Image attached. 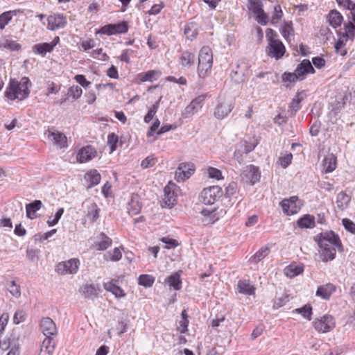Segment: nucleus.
Returning <instances> with one entry per match:
<instances>
[{
    "label": "nucleus",
    "instance_id": "nucleus-1",
    "mask_svg": "<svg viewBox=\"0 0 355 355\" xmlns=\"http://www.w3.org/2000/svg\"><path fill=\"white\" fill-rule=\"evenodd\" d=\"M314 240L321 249L320 257L324 262L335 259L336 249L342 250V244L339 236L333 231L321 232L314 237Z\"/></svg>",
    "mask_w": 355,
    "mask_h": 355
},
{
    "label": "nucleus",
    "instance_id": "nucleus-2",
    "mask_svg": "<svg viewBox=\"0 0 355 355\" xmlns=\"http://www.w3.org/2000/svg\"><path fill=\"white\" fill-rule=\"evenodd\" d=\"M30 80L27 77H23L20 81L15 79H10L9 85L5 92L8 99L14 101L15 99L23 100L29 94L28 85Z\"/></svg>",
    "mask_w": 355,
    "mask_h": 355
},
{
    "label": "nucleus",
    "instance_id": "nucleus-3",
    "mask_svg": "<svg viewBox=\"0 0 355 355\" xmlns=\"http://www.w3.org/2000/svg\"><path fill=\"white\" fill-rule=\"evenodd\" d=\"M266 37L268 42L266 47L267 55L277 60L283 57L286 49L282 42L279 39L278 34L272 28H267Z\"/></svg>",
    "mask_w": 355,
    "mask_h": 355
},
{
    "label": "nucleus",
    "instance_id": "nucleus-4",
    "mask_svg": "<svg viewBox=\"0 0 355 355\" xmlns=\"http://www.w3.org/2000/svg\"><path fill=\"white\" fill-rule=\"evenodd\" d=\"M213 64L212 51L209 46H203L198 55V74L200 78H205L210 72Z\"/></svg>",
    "mask_w": 355,
    "mask_h": 355
},
{
    "label": "nucleus",
    "instance_id": "nucleus-5",
    "mask_svg": "<svg viewBox=\"0 0 355 355\" xmlns=\"http://www.w3.org/2000/svg\"><path fill=\"white\" fill-rule=\"evenodd\" d=\"M235 101L232 97H219L214 111V116L218 119H224L233 110Z\"/></svg>",
    "mask_w": 355,
    "mask_h": 355
},
{
    "label": "nucleus",
    "instance_id": "nucleus-6",
    "mask_svg": "<svg viewBox=\"0 0 355 355\" xmlns=\"http://www.w3.org/2000/svg\"><path fill=\"white\" fill-rule=\"evenodd\" d=\"M223 191L220 187L213 186L204 189L200 193V201L205 205H213L222 196Z\"/></svg>",
    "mask_w": 355,
    "mask_h": 355
},
{
    "label": "nucleus",
    "instance_id": "nucleus-7",
    "mask_svg": "<svg viewBox=\"0 0 355 355\" xmlns=\"http://www.w3.org/2000/svg\"><path fill=\"white\" fill-rule=\"evenodd\" d=\"M250 65L247 60H240L236 68L232 69L231 73L232 80L236 84L244 81L245 76L248 74Z\"/></svg>",
    "mask_w": 355,
    "mask_h": 355
},
{
    "label": "nucleus",
    "instance_id": "nucleus-8",
    "mask_svg": "<svg viewBox=\"0 0 355 355\" xmlns=\"http://www.w3.org/2000/svg\"><path fill=\"white\" fill-rule=\"evenodd\" d=\"M315 329L320 333H326L332 330L335 326L334 318L330 315H324L313 322Z\"/></svg>",
    "mask_w": 355,
    "mask_h": 355
},
{
    "label": "nucleus",
    "instance_id": "nucleus-9",
    "mask_svg": "<svg viewBox=\"0 0 355 355\" xmlns=\"http://www.w3.org/2000/svg\"><path fill=\"white\" fill-rule=\"evenodd\" d=\"M79 266V260L71 259L67 261L59 263L56 266L55 271L61 275L75 274L77 272Z\"/></svg>",
    "mask_w": 355,
    "mask_h": 355
},
{
    "label": "nucleus",
    "instance_id": "nucleus-10",
    "mask_svg": "<svg viewBox=\"0 0 355 355\" xmlns=\"http://www.w3.org/2000/svg\"><path fill=\"white\" fill-rule=\"evenodd\" d=\"M242 180L250 185L259 182L261 178V173L258 167L254 165L247 166L241 175Z\"/></svg>",
    "mask_w": 355,
    "mask_h": 355
},
{
    "label": "nucleus",
    "instance_id": "nucleus-11",
    "mask_svg": "<svg viewBox=\"0 0 355 355\" xmlns=\"http://www.w3.org/2000/svg\"><path fill=\"white\" fill-rule=\"evenodd\" d=\"M194 165L191 163H181L178 167L175 178L178 182H184L193 173Z\"/></svg>",
    "mask_w": 355,
    "mask_h": 355
},
{
    "label": "nucleus",
    "instance_id": "nucleus-12",
    "mask_svg": "<svg viewBox=\"0 0 355 355\" xmlns=\"http://www.w3.org/2000/svg\"><path fill=\"white\" fill-rule=\"evenodd\" d=\"M297 196H291L288 199H284L280 202L283 212L287 216L297 214L300 209V206L297 205Z\"/></svg>",
    "mask_w": 355,
    "mask_h": 355
},
{
    "label": "nucleus",
    "instance_id": "nucleus-13",
    "mask_svg": "<svg viewBox=\"0 0 355 355\" xmlns=\"http://www.w3.org/2000/svg\"><path fill=\"white\" fill-rule=\"evenodd\" d=\"M67 18L62 14L49 15L47 18V28L51 31L63 28L67 25Z\"/></svg>",
    "mask_w": 355,
    "mask_h": 355
},
{
    "label": "nucleus",
    "instance_id": "nucleus-14",
    "mask_svg": "<svg viewBox=\"0 0 355 355\" xmlns=\"http://www.w3.org/2000/svg\"><path fill=\"white\" fill-rule=\"evenodd\" d=\"M177 186L171 182H169L164 189V202L168 207H172L176 204L177 194L175 190Z\"/></svg>",
    "mask_w": 355,
    "mask_h": 355
},
{
    "label": "nucleus",
    "instance_id": "nucleus-15",
    "mask_svg": "<svg viewBox=\"0 0 355 355\" xmlns=\"http://www.w3.org/2000/svg\"><path fill=\"white\" fill-rule=\"evenodd\" d=\"M40 329L45 336H51L57 334L56 325L53 320L49 317L42 319Z\"/></svg>",
    "mask_w": 355,
    "mask_h": 355
},
{
    "label": "nucleus",
    "instance_id": "nucleus-16",
    "mask_svg": "<svg viewBox=\"0 0 355 355\" xmlns=\"http://www.w3.org/2000/svg\"><path fill=\"white\" fill-rule=\"evenodd\" d=\"M314 72L315 70L309 60H304L297 65L295 71L300 80L304 79L306 74L309 73H313Z\"/></svg>",
    "mask_w": 355,
    "mask_h": 355
},
{
    "label": "nucleus",
    "instance_id": "nucleus-17",
    "mask_svg": "<svg viewBox=\"0 0 355 355\" xmlns=\"http://www.w3.org/2000/svg\"><path fill=\"white\" fill-rule=\"evenodd\" d=\"M49 139L55 146L62 148L67 146L66 136L58 131H48L46 133Z\"/></svg>",
    "mask_w": 355,
    "mask_h": 355
},
{
    "label": "nucleus",
    "instance_id": "nucleus-18",
    "mask_svg": "<svg viewBox=\"0 0 355 355\" xmlns=\"http://www.w3.org/2000/svg\"><path fill=\"white\" fill-rule=\"evenodd\" d=\"M96 155V150L91 146H87L79 150L77 160L80 163H85L95 157Z\"/></svg>",
    "mask_w": 355,
    "mask_h": 355
},
{
    "label": "nucleus",
    "instance_id": "nucleus-19",
    "mask_svg": "<svg viewBox=\"0 0 355 355\" xmlns=\"http://www.w3.org/2000/svg\"><path fill=\"white\" fill-rule=\"evenodd\" d=\"M141 209L140 197L137 194H132L130 200L128 203L127 209L130 215L139 214Z\"/></svg>",
    "mask_w": 355,
    "mask_h": 355
},
{
    "label": "nucleus",
    "instance_id": "nucleus-20",
    "mask_svg": "<svg viewBox=\"0 0 355 355\" xmlns=\"http://www.w3.org/2000/svg\"><path fill=\"white\" fill-rule=\"evenodd\" d=\"M103 286L106 291L111 292L116 297H123L125 295L124 291L117 285V281L115 279L105 283Z\"/></svg>",
    "mask_w": 355,
    "mask_h": 355
},
{
    "label": "nucleus",
    "instance_id": "nucleus-21",
    "mask_svg": "<svg viewBox=\"0 0 355 355\" xmlns=\"http://www.w3.org/2000/svg\"><path fill=\"white\" fill-rule=\"evenodd\" d=\"M195 58L194 53L185 51L182 53L179 62L182 68L189 69L193 65Z\"/></svg>",
    "mask_w": 355,
    "mask_h": 355
},
{
    "label": "nucleus",
    "instance_id": "nucleus-22",
    "mask_svg": "<svg viewBox=\"0 0 355 355\" xmlns=\"http://www.w3.org/2000/svg\"><path fill=\"white\" fill-rule=\"evenodd\" d=\"M337 158L333 153H329L322 161L323 170L325 173H331L336 168Z\"/></svg>",
    "mask_w": 355,
    "mask_h": 355
},
{
    "label": "nucleus",
    "instance_id": "nucleus-23",
    "mask_svg": "<svg viewBox=\"0 0 355 355\" xmlns=\"http://www.w3.org/2000/svg\"><path fill=\"white\" fill-rule=\"evenodd\" d=\"M336 286L332 284L320 286L316 291V295L322 299L327 300L335 292Z\"/></svg>",
    "mask_w": 355,
    "mask_h": 355
},
{
    "label": "nucleus",
    "instance_id": "nucleus-24",
    "mask_svg": "<svg viewBox=\"0 0 355 355\" xmlns=\"http://www.w3.org/2000/svg\"><path fill=\"white\" fill-rule=\"evenodd\" d=\"M85 204L87 207V216L92 222L96 221L99 217L100 209L98 207L96 203L92 202L87 201L85 202Z\"/></svg>",
    "mask_w": 355,
    "mask_h": 355
},
{
    "label": "nucleus",
    "instance_id": "nucleus-25",
    "mask_svg": "<svg viewBox=\"0 0 355 355\" xmlns=\"http://www.w3.org/2000/svg\"><path fill=\"white\" fill-rule=\"evenodd\" d=\"M101 178V175L96 170H92L85 175V180L88 183L89 188L97 185L100 182Z\"/></svg>",
    "mask_w": 355,
    "mask_h": 355
},
{
    "label": "nucleus",
    "instance_id": "nucleus-26",
    "mask_svg": "<svg viewBox=\"0 0 355 355\" xmlns=\"http://www.w3.org/2000/svg\"><path fill=\"white\" fill-rule=\"evenodd\" d=\"M237 289L240 293L248 295L254 294L255 291V288L248 280H239Z\"/></svg>",
    "mask_w": 355,
    "mask_h": 355
},
{
    "label": "nucleus",
    "instance_id": "nucleus-27",
    "mask_svg": "<svg viewBox=\"0 0 355 355\" xmlns=\"http://www.w3.org/2000/svg\"><path fill=\"white\" fill-rule=\"evenodd\" d=\"M342 15L336 10H332L327 15V20L331 26L334 28L340 26L343 21Z\"/></svg>",
    "mask_w": 355,
    "mask_h": 355
},
{
    "label": "nucleus",
    "instance_id": "nucleus-28",
    "mask_svg": "<svg viewBox=\"0 0 355 355\" xmlns=\"http://www.w3.org/2000/svg\"><path fill=\"white\" fill-rule=\"evenodd\" d=\"M42 205L40 200H36L31 203L26 205V216L28 218L33 219L36 217L35 213L38 211Z\"/></svg>",
    "mask_w": 355,
    "mask_h": 355
},
{
    "label": "nucleus",
    "instance_id": "nucleus-29",
    "mask_svg": "<svg viewBox=\"0 0 355 355\" xmlns=\"http://www.w3.org/2000/svg\"><path fill=\"white\" fill-rule=\"evenodd\" d=\"M165 283L168 284L170 287L173 289L178 291L181 288L182 281L180 279V275L179 272H175L168 276L164 281Z\"/></svg>",
    "mask_w": 355,
    "mask_h": 355
},
{
    "label": "nucleus",
    "instance_id": "nucleus-30",
    "mask_svg": "<svg viewBox=\"0 0 355 355\" xmlns=\"http://www.w3.org/2000/svg\"><path fill=\"white\" fill-rule=\"evenodd\" d=\"M280 33L282 37L286 40L289 41L294 36V30L291 21H284V24L280 28Z\"/></svg>",
    "mask_w": 355,
    "mask_h": 355
},
{
    "label": "nucleus",
    "instance_id": "nucleus-31",
    "mask_svg": "<svg viewBox=\"0 0 355 355\" xmlns=\"http://www.w3.org/2000/svg\"><path fill=\"white\" fill-rule=\"evenodd\" d=\"M297 223L301 228H313L315 227V218L313 216L306 214L300 218Z\"/></svg>",
    "mask_w": 355,
    "mask_h": 355
},
{
    "label": "nucleus",
    "instance_id": "nucleus-32",
    "mask_svg": "<svg viewBox=\"0 0 355 355\" xmlns=\"http://www.w3.org/2000/svg\"><path fill=\"white\" fill-rule=\"evenodd\" d=\"M350 197L348 195H347L345 192H340L337 195L336 204L337 207L340 209L343 210L346 209L348 207Z\"/></svg>",
    "mask_w": 355,
    "mask_h": 355
},
{
    "label": "nucleus",
    "instance_id": "nucleus-33",
    "mask_svg": "<svg viewBox=\"0 0 355 355\" xmlns=\"http://www.w3.org/2000/svg\"><path fill=\"white\" fill-rule=\"evenodd\" d=\"M33 50L35 53L44 55L46 53H50L53 49L49 43L44 42V43L35 44L33 47Z\"/></svg>",
    "mask_w": 355,
    "mask_h": 355
},
{
    "label": "nucleus",
    "instance_id": "nucleus-34",
    "mask_svg": "<svg viewBox=\"0 0 355 355\" xmlns=\"http://www.w3.org/2000/svg\"><path fill=\"white\" fill-rule=\"evenodd\" d=\"M347 42L346 37H340L335 44V51L337 54L344 56L347 54V50L345 48L346 42Z\"/></svg>",
    "mask_w": 355,
    "mask_h": 355
},
{
    "label": "nucleus",
    "instance_id": "nucleus-35",
    "mask_svg": "<svg viewBox=\"0 0 355 355\" xmlns=\"http://www.w3.org/2000/svg\"><path fill=\"white\" fill-rule=\"evenodd\" d=\"M100 241L97 243V250H105L107 249L112 244V239L102 233L99 236Z\"/></svg>",
    "mask_w": 355,
    "mask_h": 355
},
{
    "label": "nucleus",
    "instance_id": "nucleus-36",
    "mask_svg": "<svg viewBox=\"0 0 355 355\" xmlns=\"http://www.w3.org/2000/svg\"><path fill=\"white\" fill-rule=\"evenodd\" d=\"M270 252V249L268 247H262L257 251L250 259L251 262L257 263L264 257H266Z\"/></svg>",
    "mask_w": 355,
    "mask_h": 355
},
{
    "label": "nucleus",
    "instance_id": "nucleus-37",
    "mask_svg": "<svg viewBox=\"0 0 355 355\" xmlns=\"http://www.w3.org/2000/svg\"><path fill=\"white\" fill-rule=\"evenodd\" d=\"M17 11H7L0 15V29L3 30L7 24L11 21L13 15H16Z\"/></svg>",
    "mask_w": 355,
    "mask_h": 355
},
{
    "label": "nucleus",
    "instance_id": "nucleus-38",
    "mask_svg": "<svg viewBox=\"0 0 355 355\" xmlns=\"http://www.w3.org/2000/svg\"><path fill=\"white\" fill-rule=\"evenodd\" d=\"M0 47H4L12 51H18L21 48V45L13 40L3 38L0 42Z\"/></svg>",
    "mask_w": 355,
    "mask_h": 355
},
{
    "label": "nucleus",
    "instance_id": "nucleus-39",
    "mask_svg": "<svg viewBox=\"0 0 355 355\" xmlns=\"http://www.w3.org/2000/svg\"><path fill=\"white\" fill-rule=\"evenodd\" d=\"M293 312L302 314V315L308 320H311L312 306L309 304H305L301 308L296 309Z\"/></svg>",
    "mask_w": 355,
    "mask_h": 355
},
{
    "label": "nucleus",
    "instance_id": "nucleus-40",
    "mask_svg": "<svg viewBox=\"0 0 355 355\" xmlns=\"http://www.w3.org/2000/svg\"><path fill=\"white\" fill-rule=\"evenodd\" d=\"M98 288L93 284H86L83 288V293L85 297H91L98 294Z\"/></svg>",
    "mask_w": 355,
    "mask_h": 355
},
{
    "label": "nucleus",
    "instance_id": "nucleus-41",
    "mask_svg": "<svg viewBox=\"0 0 355 355\" xmlns=\"http://www.w3.org/2000/svg\"><path fill=\"white\" fill-rule=\"evenodd\" d=\"M112 27L114 35L125 33L128 31V23L125 21L117 24H112Z\"/></svg>",
    "mask_w": 355,
    "mask_h": 355
},
{
    "label": "nucleus",
    "instance_id": "nucleus-42",
    "mask_svg": "<svg viewBox=\"0 0 355 355\" xmlns=\"http://www.w3.org/2000/svg\"><path fill=\"white\" fill-rule=\"evenodd\" d=\"M55 349V344L53 343V338L51 336H46L44 339L41 349H44L45 352H49L53 353Z\"/></svg>",
    "mask_w": 355,
    "mask_h": 355
},
{
    "label": "nucleus",
    "instance_id": "nucleus-43",
    "mask_svg": "<svg viewBox=\"0 0 355 355\" xmlns=\"http://www.w3.org/2000/svg\"><path fill=\"white\" fill-rule=\"evenodd\" d=\"M283 12L279 5H277L274 7V12L271 17L270 23L272 25H276L278 21L282 18Z\"/></svg>",
    "mask_w": 355,
    "mask_h": 355
},
{
    "label": "nucleus",
    "instance_id": "nucleus-44",
    "mask_svg": "<svg viewBox=\"0 0 355 355\" xmlns=\"http://www.w3.org/2000/svg\"><path fill=\"white\" fill-rule=\"evenodd\" d=\"M154 277L149 275H141L139 277V284L145 287H150L154 282Z\"/></svg>",
    "mask_w": 355,
    "mask_h": 355
},
{
    "label": "nucleus",
    "instance_id": "nucleus-45",
    "mask_svg": "<svg viewBox=\"0 0 355 355\" xmlns=\"http://www.w3.org/2000/svg\"><path fill=\"white\" fill-rule=\"evenodd\" d=\"M159 104V100L157 101L155 104H153L152 107L149 109L148 113L144 116V121L146 123H149L153 119L154 116L155 115L158 110Z\"/></svg>",
    "mask_w": 355,
    "mask_h": 355
},
{
    "label": "nucleus",
    "instance_id": "nucleus-46",
    "mask_svg": "<svg viewBox=\"0 0 355 355\" xmlns=\"http://www.w3.org/2000/svg\"><path fill=\"white\" fill-rule=\"evenodd\" d=\"M345 26V34L341 37H346L347 41L349 38L353 40L355 36V25L352 22L349 21Z\"/></svg>",
    "mask_w": 355,
    "mask_h": 355
},
{
    "label": "nucleus",
    "instance_id": "nucleus-47",
    "mask_svg": "<svg viewBox=\"0 0 355 355\" xmlns=\"http://www.w3.org/2000/svg\"><path fill=\"white\" fill-rule=\"evenodd\" d=\"M198 111V107L191 102L184 110L182 114L184 118H188L195 114Z\"/></svg>",
    "mask_w": 355,
    "mask_h": 355
},
{
    "label": "nucleus",
    "instance_id": "nucleus-48",
    "mask_svg": "<svg viewBox=\"0 0 355 355\" xmlns=\"http://www.w3.org/2000/svg\"><path fill=\"white\" fill-rule=\"evenodd\" d=\"M184 35L189 39L192 40L198 35V31L193 25H187L184 28Z\"/></svg>",
    "mask_w": 355,
    "mask_h": 355
},
{
    "label": "nucleus",
    "instance_id": "nucleus-49",
    "mask_svg": "<svg viewBox=\"0 0 355 355\" xmlns=\"http://www.w3.org/2000/svg\"><path fill=\"white\" fill-rule=\"evenodd\" d=\"M27 315L26 311L21 309L16 311L13 316V322L18 324L26 319Z\"/></svg>",
    "mask_w": 355,
    "mask_h": 355
},
{
    "label": "nucleus",
    "instance_id": "nucleus-50",
    "mask_svg": "<svg viewBox=\"0 0 355 355\" xmlns=\"http://www.w3.org/2000/svg\"><path fill=\"white\" fill-rule=\"evenodd\" d=\"M289 300L290 299L288 295L283 294L282 296H279L275 299L273 306L275 309H279L288 302Z\"/></svg>",
    "mask_w": 355,
    "mask_h": 355
},
{
    "label": "nucleus",
    "instance_id": "nucleus-51",
    "mask_svg": "<svg viewBox=\"0 0 355 355\" xmlns=\"http://www.w3.org/2000/svg\"><path fill=\"white\" fill-rule=\"evenodd\" d=\"M238 192V185L237 183L234 182H230L228 186L225 188V196L227 198H230L231 196L235 195Z\"/></svg>",
    "mask_w": 355,
    "mask_h": 355
},
{
    "label": "nucleus",
    "instance_id": "nucleus-52",
    "mask_svg": "<svg viewBox=\"0 0 355 355\" xmlns=\"http://www.w3.org/2000/svg\"><path fill=\"white\" fill-rule=\"evenodd\" d=\"M249 9L254 14H260L263 11L262 4L259 1L250 0Z\"/></svg>",
    "mask_w": 355,
    "mask_h": 355
},
{
    "label": "nucleus",
    "instance_id": "nucleus-53",
    "mask_svg": "<svg viewBox=\"0 0 355 355\" xmlns=\"http://www.w3.org/2000/svg\"><path fill=\"white\" fill-rule=\"evenodd\" d=\"M293 159L292 153H286L285 155L280 157L278 159V163L284 168H286L291 163Z\"/></svg>",
    "mask_w": 355,
    "mask_h": 355
},
{
    "label": "nucleus",
    "instance_id": "nucleus-54",
    "mask_svg": "<svg viewBox=\"0 0 355 355\" xmlns=\"http://www.w3.org/2000/svg\"><path fill=\"white\" fill-rule=\"evenodd\" d=\"M302 272V268L301 267L293 266L292 265H290L285 269L286 275L291 277H295Z\"/></svg>",
    "mask_w": 355,
    "mask_h": 355
},
{
    "label": "nucleus",
    "instance_id": "nucleus-55",
    "mask_svg": "<svg viewBox=\"0 0 355 355\" xmlns=\"http://www.w3.org/2000/svg\"><path fill=\"white\" fill-rule=\"evenodd\" d=\"M69 95L74 99L80 98L83 94V90L78 85H73L69 89Z\"/></svg>",
    "mask_w": 355,
    "mask_h": 355
},
{
    "label": "nucleus",
    "instance_id": "nucleus-56",
    "mask_svg": "<svg viewBox=\"0 0 355 355\" xmlns=\"http://www.w3.org/2000/svg\"><path fill=\"white\" fill-rule=\"evenodd\" d=\"M302 101V98L300 97V94H297L293 99L292 102L290 105V108L292 111V114H294L295 112L300 110V103Z\"/></svg>",
    "mask_w": 355,
    "mask_h": 355
},
{
    "label": "nucleus",
    "instance_id": "nucleus-57",
    "mask_svg": "<svg viewBox=\"0 0 355 355\" xmlns=\"http://www.w3.org/2000/svg\"><path fill=\"white\" fill-rule=\"evenodd\" d=\"M8 291L15 297H19L21 295L20 286L16 284L15 281L11 282Z\"/></svg>",
    "mask_w": 355,
    "mask_h": 355
},
{
    "label": "nucleus",
    "instance_id": "nucleus-58",
    "mask_svg": "<svg viewBox=\"0 0 355 355\" xmlns=\"http://www.w3.org/2000/svg\"><path fill=\"white\" fill-rule=\"evenodd\" d=\"M297 80H300L297 78V75H296V73L294 72V73H287V72H285L283 75H282V81L284 83H295L297 82Z\"/></svg>",
    "mask_w": 355,
    "mask_h": 355
},
{
    "label": "nucleus",
    "instance_id": "nucleus-59",
    "mask_svg": "<svg viewBox=\"0 0 355 355\" xmlns=\"http://www.w3.org/2000/svg\"><path fill=\"white\" fill-rule=\"evenodd\" d=\"M118 142V136L114 133H111L107 137V143L110 146L111 152L116 150V144Z\"/></svg>",
    "mask_w": 355,
    "mask_h": 355
},
{
    "label": "nucleus",
    "instance_id": "nucleus-60",
    "mask_svg": "<svg viewBox=\"0 0 355 355\" xmlns=\"http://www.w3.org/2000/svg\"><path fill=\"white\" fill-rule=\"evenodd\" d=\"M97 33L106 35H114L112 24H107L102 26Z\"/></svg>",
    "mask_w": 355,
    "mask_h": 355
},
{
    "label": "nucleus",
    "instance_id": "nucleus-61",
    "mask_svg": "<svg viewBox=\"0 0 355 355\" xmlns=\"http://www.w3.org/2000/svg\"><path fill=\"white\" fill-rule=\"evenodd\" d=\"M207 173L209 177L211 178H216V180H220L222 178L221 171L216 168L209 167L207 169Z\"/></svg>",
    "mask_w": 355,
    "mask_h": 355
},
{
    "label": "nucleus",
    "instance_id": "nucleus-62",
    "mask_svg": "<svg viewBox=\"0 0 355 355\" xmlns=\"http://www.w3.org/2000/svg\"><path fill=\"white\" fill-rule=\"evenodd\" d=\"M156 160L153 156H148L141 162V166L144 168H147L153 166Z\"/></svg>",
    "mask_w": 355,
    "mask_h": 355
},
{
    "label": "nucleus",
    "instance_id": "nucleus-63",
    "mask_svg": "<svg viewBox=\"0 0 355 355\" xmlns=\"http://www.w3.org/2000/svg\"><path fill=\"white\" fill-rule=\"evenodd\" d=\"M256 20L257 22L263 26H265L268 22V17L266 13H265L264 10L260 12V14H257Z\"/></svg>",
    "mask_w": 355,
    "mask_h": 355
},
{
    "label": "nucleus",
    "instance_id": "nucleus-64",
    "mask_svg": "<svg viewBox=\"0 0 355 355\" xmlns=\"http://www.w3.org/2000/svg\"><path fill=\"white\" fill-rule=\"evenodd\" d=\"M343 225L345 228L351 233H355V224L348 218L343 219Z\"/></svg>",
    "mask_w": 355,
    "mask_h": 355
}]
</instances>
